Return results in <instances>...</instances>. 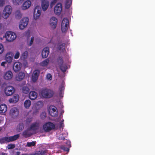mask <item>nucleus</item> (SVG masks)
Masks as SVG:
<instances>
[{"label": "nucleus", "mask_w": 155, "mask_h": 155, "mask_svg": "<svg viewBox=\"0 0 155 155\" xmlns=\"http://www.w3.org/2000/svg\"><path fill=\"white\" fill-rule=\"evenodd\" d=\"M65 44L64 43H62L60 45H59L58 48V49L61 51H63L65 48Z\"/></svg>", "instance_id": "e433bc0d"}, {"label": "nucleus", "mask_w": 155, "mask_h": 155, "mask_svg": "<svg viewBox=\"0 0 155 155\" xmlns=\"http://www.w3.org/2000/svg\"><path fill=\"white\" fill-rule=\"evenodd\" d=\"M72 4V0H66L65 2V7L66 8H69Z\"/></svg>", "instance_id": "7c9ffc66"}, {"label": "nucleus", "mask_w": 155, "mask_h": 155, "mask_svg": "<svg viewBox=\"0 0 155 155\" xmlns=\"http://www.w3.org/2000/svg\"><path fill=\"white\" fill-rule=\"evenodd\" d=\"M24 104L26 109H28L31 104V102L29 100H27L25 101Z\"/></svg>", "instance_id": "bb28decb"}, {"label": "nucleus", "mask_w": 155, "mask_h": 155, "mask_svg": "<svg viewBox=\"0 0 155 155\" xmlns=\"http://www.w3.org/2000/svg\"><path fill=\"white\" fill-rule=\"evenodd\" d=\"M50 62L49 58H47L44 60L39 64V65L42 67L47 66Z\"/></svg>", "instance_id": "a878e982"}, {"label": "nucleus", "mask_w": 155, "mask_h": 155, "mask_svg": "<svg viewBox=\"0 0 155 155\" xmlns=\"http://www.w3.org/2000/svg\"><path fill=\"white\" fill-rule=\"evenodd\" d=\"M32 121V118H28L26 120V122L27 123H29L31 122Z\"/></svg>", "instance_id": "09e8293b"}, {"label": "nucleus", "mask_w": 155, "mask_h": 155, "mask_svg": "<svg viewBox=\"0 0 155 155\" xmlns=\"http://www.w3.org/2000/svg\"><path fill=\"white\" fill-rule=\"evenodd\" d=\"M34 134V132L28 129L24 131L22 133V135L25 137L27 138L30 137Z\"/></svg>", "instance_id": "f3484780"}, {"label": "nucleus", "mask_w": 155, "mask_h": 155, "mask_svg": "<svg viewBox=\"0 0 155 155\" xmlns=\"http://www.w3.org/2000/svg\"><path fill=\"white\" fill-rule=\"evenodd\" d=\"M67 144L68 145V147H66L64 146H62L61 147V148L65 151L68 152L69 150V148L71 147V144L69 142H67Z\"/></svg>", "instance_id": "c756f323"}, {"label": "nucleus", "mask_w": 155, "mask_h": 155, "mask_svg": "<svg viewBox=\"0 0 155 155\" xmlns=\"http://www.w3.org/2000/svg\"><path fill=\"white\" fill-rule=\"evenodd\" d=\"M12 98L15 102L16 103L19 100V96L17 94H15L14 95Z\"/></svg>", "instance_id": "4c0bfd02"}, {"label": "nucleus", "mask_w": 155, "mask_h": 155, "mask_svg": "<svg viewBox=\"0 0 155 155\" xmlns=\"http://www.w3.org/2000/svg\"><path fill=\"white\" fill-rule=\"evenodd\" d=\"M25 76L24 73L21 72L18 73L16 76L15 78L16 80L21 81L23 80Z\"/></svg>", "instance_id": "b1692460"}, {"label": "nucleus", "mask_w": 155, "mask_h": 155, "mask_svg": "<svg viewBox=\"0 0 155 155\" xmlns=\"http://www.w3.org/2000/svg\"><path fill=\"white\" fill-rule=\"evenodd\" d=\"M41 9L40 6H37L35 8L33 17L35 20H37L39 18L41 14Z\"/></svg>", "instance_id": "423d86ee"}, {"label": "nucleus", "mask_w": 155, "mask_h": 155, "mask_svg": "<svg viewBox=\"0 0 155 155\" xmlns=\"http://www.w3.org/2000/svg\"><path fill=\"white\" fill-rule=\"evenodd\" d=\"M58 22L57 18L54 17H51L49 20V25L51 28L54 29L56 28Z\"/></svg>", "instance_id": "9b49d317"}, {"label": "nucleus", "mask_w": 155, "mask_h": 155, "mask_svg": "<svg viewBox=\"0 0 155 155\" xmlns=\"http://www.w3.org/2000/svg\"><path fill=\"white\" fill-rule=\"evenodd\" d=\"M69 26V21L66 18H64L61 24V29L62 32H65L68 30Z\"/></svg>", "instance_id": "39448f33"}, {"label": "nucleus", "mask_w": 155, "mask_h": 155, "mask_svg": "<svg viewBox=\"0 0 155 155\" xmlns=\"http://www.w3.org/2000/svg\"><path fill=\"white\" fill-rule=\"evenodd\" d=\"M64 89V87H61V88L60 89L61 91L62 90H63Z\"/></svg>", "instance_id": "6e6d98bb"}, {"label": "nucleus", "mask_w": 155, "mask_h": 155, "mask_svg": "<svg viewBox=\"0 0 155 155\" xmlns=\"http://www.w3.org/2000/svg\"><path fill=\"white\" fill-rule=\"evenodd\" d=\"M5 37L7 41L11 42L13 41L16 38L15 33L12 31L7 32L5 34Z\"/></svg>", "instance_id": "7ed1b4c3"}, {"label": "nucleus", "mask_w": 155, "mask_h": 155, "mask_svg": "<svg viewBox=\"0 0 155 155\" xmlns=\"http://www.w3.org/2000/svg\"><path fill=\"white\" fill-rule=\"evenodd\" d=\"M22 67V64L20 62H15L13 66V70L15 72H17L20 70Z\"/></svg>", "instance_id": "6ab92c4d"}, {"label": "nucleus", "mask_w": 155, "mask_h": 155, "mask_svg": "<svg viewBox=\"0 0 155 155\" xmlns=\"http://www.w3.org/2000/svg\"><path fill=\"white\" fill-rule=\"evenodd\" d=\"M24 0H13V2L16 5H18L21 4Z\"/></svg>", "instance_id": "58836bf2"}, {"label": "nucleus", "mask_w": 155, "mask_h": 155, "mask_svg": "<svg viewBox=\"0 0 155 155\" xmlns=\"http://www.w3.org/2000/svg\"><path fill=\"white\" fill-rule=\"evenodd\" d=\"M15 17L19 19L22 16V14L19 11H17L15 12Z\"/></svg>", "instance_id": "473e14b6"}, {"label": "nucleus", "mask_w": 155, "mask_h": 155, "mask_svg": "<svg viewBox=\"0 0 155 155\" xmlns=\"http://www.w3.org/2000/svg\"><path fill=\"white\" fill-rule=\"evenodd\" d=\"M8 101L10 103H15V102L14 101H13V99L12 97L9 99V100H8Z\"/></svg>", "instance_id": "8fccbe9b"}, {"label": "nucleus", "mask_w": 155, "mask_h": 155, "mask_svg": "<svg viewBox=\"0 0 155 155\" xmlns=\"http://www.w3.org/2000/svg\"><path fill=\"white\" fill-rule=\"evenodd\" d=\"M5 3V1L4 0H0V6H3Z\"/></svg>", "instance_id": "de8ad7c7"}, {"label": "nucleus", "mask_w": 155, "mask_h": 155, "mask_svg": "<svg viewBox=\"0 0 155 155\" xmlns=\"http://www.w3.org/2000/svg\"><path fill=\"white\" fill-rule=\"evenodd\" d=\"M20 137L19 134H17L12 136L4 137L5 141L9 142L15 141L18 139Z\"/></svg>", "instance_id": "f8f14e48"}, {"label": "nucleus", "mask_w": 155, "mask_h": 155, "mask_svg": "<svg viewBox=\"0 0 155 155\" xmlns=\"http://www.w3.org/2000/svg\"><path fill=\"white\" fill-rule=\"evenodd\" d=\"M6 64L5 62H2L1 64V65L2 66H5V65Z\"/></svg>", "instance_id": "864d4df0"}, {"label": "nucleus", "mask_w": 155, "mask_h": 155, "mask_svg": "<svg viewBox=\"0 0 155 155\" xmlns=\"http://www.w3.org/2000/svg\"><path fill=\"white\" fill-rule=\"evenodd\" d=\"M12 11V8L9 5H6L4 8L2 13L3 18L5 19H7L11 14Z\"/></svg>", "instance_id": "f257e3e1"}, {"label": "nucleus", "mask_w": 155, "mask_h": 155, "mask_svg": "<svg viewBox=\"0 0 155 155\" xmlns=\"http://www.w3.org/2000/svg\"><path fill=\"white\" fill-rule=\"evenodd\" d=\"M41 117L42 119H44L46 117V113L45 112L42 113L41 115Z\"/></svg>", "instance_id": "49530a36"}, {"label": "nucleus", "mask_w": 155, "mask_h": 155, "mask_svg": "<svg viewBox=\"0 0 155 155\" xmlns=\"http://www.w3.org/2000/svg\"><path fill=\"white\" fill-rule=\"evenodd\" d=\"M60 69L63 72H65L67 69L65 65H61L60 66Z\"/></svg>", "instance_id": "ea45409f"}, {"label": "nucleus", "mask_w": 155, "mask_h": 155, "mask_svg": "<svg viewBox=\"0 0 155 155\" xmlns=\"http://www.w3.org/2000/svg\"><path fill=\"white\" fill-rule=\"evenodd\" d=\"M58 62L60 64V65L61 64L63 63V61L62 58H59L58 60Z\"/></svg>", "instance_id": "603ef678"}, {"label": "nucleus", "mask_w": 155, "mask_h": 155, "mask_svg": "<svg viewBox=\"0 0 155 155\" xmlns=\"http://www.w3.org/2000/svg\"><path fill=\"white\" fill-rule=\"evenodd\" d=\"M46 78L47 80H51L52 79L51 75L50 74H48L46 76Z\"/></svg>", "instance_id": "37998d69"}, {"label": "nucleus", "mask_w": 155, "mask_h": 155, "mask_svg": "<svg viewBox=\"0 0 155 155\" xmlns=\"http://www.w3.org/2000/svg\"><path fill=\"white\" fill-rule=\"evenodd\" d=\"M49 53V48L47 47L44 48L42 50L41 53L42 58H46L48 56Z\"/></svg>", "instance_id": "a211bd4d"}, {"label": "nucleus", "mask_w": 155, "mask_h": 155, "mask_svg": "<svg viewBox=\"0 0 155 155\" xmlns=\"http://www.w3.org/2000/svg\"><path fill=\"white\" fill-rule=\"evenodd\" d=\"M5 59L8 63H11L12 60V55L9 53H7L6 55Z\"/></svg>", "instance_id": "cd10ccee"}, {"label": "nucleus", "mask_w": 155, "mask_h": 155, "mask_svg": "<svg viewBox=\"0 0 155 155\" xmlns=\"http://www.w3.org/2000/svg\"><path fill=\"white\" fill-rule=\"evenodd\" d=\"M24 128V124L23 123H20L17 126L16 130L18 132L21 131Z\"/></svg>", "instance_id": "c85d7f7f"}, {"label": "nucleus", "mask_w": 155, "mask_h": 155, "mask_svg": "<svg viewBox=\"0 0 155 155\" xmlns=\"http://www.w3.org/2000/svg\"><path fill=\"white\" fill-rule=\"evenodd\" d=\"M34 40V38L33 37H31L30 39L28 38V46H30L32 45L33 44Z\"/></svg>", "instance_id": "c9c22d12"}, {"label": "nucleus", "mask_w": 155, "mask_h": 155, "mask_svg": "<svg viewBox=\"0 0 155 155\" xmlns=\"http://www.w3.org/2000/svg\"><path fill=\"white\" fill-rule=\"evenodd\" d=\"M38 94L35 91H31L29 93V97L30 99L31 100L35 99L37 97Z\"/></svg>", "instance_id": "4be33fe9"}, {"label": "nucleus", "mask_w": 155, "mask_h": 155, "mask_svg": "<svg viewBox=\"0 0 155 155\" xmlns=\"http://www.w3.org/2000/svg\"><path fill=\"white\" fill-rule=\"evenodd\" d=\"M16 154L17 155H19L20 154V152H16Z\"/></svg>", "instance_id": "5fc2aeb1"}, {"label": "nucleus", "mask_w": 155, "mask_h": 155, "mask_svg": "<svg viewBox=\"0 0 155 155\" xmlns=\"http://www.w3.org/2000/svg\"><path fill=\"white\" fill-rule=\"evenodd\" d=\"M4 51V48L3 45L0 44V54H2Z\"/></svg>", "instance_id": "a19ab883"}, {"label": "nucleus", "mask_w": 155, "mask_h": 155, "mask_svg": "<svg viewBox=\"0 0 155 155\" xmlns=\"http://www.w3.org/2000/svg\"><path fill=\"white\" fill-rule=\"evenodd\" d=\"M54 125L53 123L49 122L43 125V129L45 131H48L54 129Z\"/></svg>", "instance_id": "9d476101"}, {"label": "nucleus", "mask_w": 155, "mask_h": 155, "mask_svg": "<svg viewBox=\"0 0 155 155\" xmlns=\"http://www.w3.org/2000/svg\"><path fill=\"white\" fill-rule=\"evenodd\" d=\"M62 8V5L61 3L58 4L54 7V11L57 15H59L61 12Z\"/></svg>", "instance_id": "4468645a"}, {"label": "nucleus", "mask_w": 155, "mask_h": 155, "mask_svg": "<svg viewBox=\"0 0 155 155\" xmlns=\"http://www.w3.org/2000/svg\"><path fill=\"white\" fill-rule=\"evenodd\" d=\"M15 147V145L14 144H9L8 146V149H12L14 148Z\"/></svg>", "instance_id": "79ce46f5"}, {"label": "nucleus", "mask_w": 155, "mask_h": 155, "mask_svg": "<svg viewBox=\"0 0 155 155\" xmlns=\"http://www.w3.org/2000/svg\"><path fill=\"white\" fill-rule=\"evenodd\" d=\"M49 5V2L47 0H42L41 6L43 11H46L48 8Z\"/></svg>", "instance_id": "2eb2a0df"}, {"label": "nucleus", "mask_w": 155, "mask_h": 155, "mask_svg": "<svg viewBox=\"0 0 155 155\" xmlns=\"http://www.w3.org/2000/svg\"><path fill=\"white\" fill-rule=\"evenodd\" d=\"M20 56V53L19 52L17 51L16 52L15 54V55L14 58L15 59H17Z\"/></svg>", "instance_id": "c03bdc74"}, {"label": "nucleus", "mask_w": 155, "mask_h": 155, "mask_svg": "<svg viewBox=\"0 0 155 155\" xmlns=\"http://www.w3.org/2000/svg\"><path fill=\"white\" fill-rule=\"evenodd\" d=\"M1 12H0V19H1Z\"/></svg>", "instance_id": "4d7b16f0"}, {"label": "nucleus", "mask_w": 155, "mask_h": 155, "mask_svg": "<svg viewBox=\"0 0 155 155\" xmlns=\"http://www.w3.org/2000/svg\"><path fill=\"white\" fill-rule=\"evenodd\" d=\"M49 112L51 116L54 117H57L58 113L57 108L55 106H53L49 107Z\"/></svg>", "instance_id": "6e6552de"}, {"label": "nucleus", "mask_w": 155, "mask_h": 155, "mask_svg": "<svg viewBox=\"0 0 155 155\" xmlns=\"http://www.w3.org/2000/svg\"><path fill=\"white\" fill-rule=\"evenodd\" d=\"M19 111L18 109L15 107L12 108L10 111L9 115L13 118H16L19 115Z\"/></svg>", "instance_id": "1a4fd4ad"}, {"label": "nucleus", "mask_w": 155, "mask_h": 155, "mask_svg": "<svg viewBox=\"0 0 155 155\" xmlns=\"http://www.w3.org/2000/svg\"><path fill=\"white\" fill-rule=\"evenodd\" d=\"M54 92L51 90L45 88L42 90L41 91L42 96L45 98H50L53 96Z\"/></svg>", "instance_id": "f03ea898"}, {"label": "nucleus", "mask_w": 155, "mask_h": 155, "mask_svg": "<svg viewBox=\"0 0 155 155\" xmlns=\"http://www.w3.org/2000/svg\"><path fill=\"white\" fill-rule=\"evenodd\" d=\"M5 140H4V137L0 139V143H5Z\"/></svg>", "instance_id": "3c124183"}, {"label": "nucleus", "mask_w": 155, "mask_h": 155, "mask_svg": "<svg viewBox=\"0 0 155 155\" xmlns=\"http://www.w3.org/2000/svg\"><path fill=\"white\" fill-rule=\"evenodd\" d=\"M36 142L35 141H32L31 142H28L27 143L26 146L28 147H31L35 146L36 144Z\"/></svg>", "instance_id": "2f4dec72"}, {"label": "nucleus", "mask_w": 155, "mask_h": 155, "mask_svg": "<svg viewBox=\"0 0 155 155\" xmlns=\"http://www.w3.org/2000/svg\"><path fill=\"white\" fill-rule=\"evenodd\" d=\"M22 91L23 93L27 94L29 92V89L28 87H24L22 88Z\"/></svg>", "instance_id": "72a5a7b5"}, {"label": "nucleus", "mask_w": 155, "mask_h": 155, "mask_svg": "<svg viewBox=\"0 0 155 155\" xmlns=\"http://www.w3.org/2000/svg\"><path fill=\"white\" fill-rule=\"evenodd\" d=\"M40 126V124L38 122H35L31 124L29 128L34 133V131L38 130Z\"/></svg>", "instance_id": "ddd939ff"}, {"label": "nucleus", "mask_w": 155, "mask_h": 155, "mask_svg": "<svg viewBox=\"0 0 155 155\" xmlns=\"http://www.w3.org/2000/svg\"><path fill=\"white\" fill-rule=\"evenodd\" d=\"M39 73V71L38 70H35L34 71L32 77V80L33 82H35L37 81Z\"/></svg>", "instance_id": "dca6fc26"}, {"label": "nucleus", "mask_w": 155, "mask_h": 155, "mask_svg": "<svg viewBox=\"0 0 155 155\" xmlns=\"http://www.w3.org/2000/svg\"><path fill=\"white\" fill-rule=\"evenodd\" d=\"M7 107L5 104H2L0 105V113H5L7 110Z\"/></svg>", "instance_id": "393cba45"}, {"label": "nucleus", "mask_w": 155, "mask_h": 155, "mask_svg": "<svg viewBox=\"0 0 155 155\" xmlns=\"http://www.w3.org/2000/svg\"><path fill=\"white\" fill-rule=\"evenodd\" d=\"M31 4V2L30 1H27L23 4L22 8L23 10H26L29 8Z\"/></svg>", "instance_id": "5701e85b"}, {"label": "nucleus", "mask_w": 155, "mask_h": 155, "mask_svg": "<svg viewBox=\"0 0 155 155\" xmlns=\"http://www.w3.org/2000/svg\"><path fill=\"white\" fill-rule=\"evenodd\" d=\"M57 1V0H52L51 1V4L50 5L51 8H52L53 6L54 5V4L56 3Z\"/></svg>", "instance_id": "a18cd8bd"}, {"label": "nucleus", "mask_w": 155, "mask_h": 155, "mask_svg": "<svg viewBox=\"0 0 155 155\" xmlns=\"http://www.w3.org/2000/svg\"><path fill=\"white\" fill-rule=\"evenodd\" d=\"M4 91L5 94L8 96L12 95L15 92V90L13 87L11 86H8L5 87Z\"/></svg>", "instance_id": "0eeeda50"}, {"label": "nucleus", "mask_w": 155, "mask_h": 155, "mask_svg": "<svg viewBox=\"0 0 155 155\" xmlns=\"http://www.w3.org/2000/svg\"><path fill=\"white\" fill-rule=\"evenodd\" d=\"M28 52L27 51L24 52L21 56V58L23 60H25L28 57Z\"/></svg>", "instance_id": "f704fd0d"}, {"label": "nucleus", "mask_w": 155, "mask_h": 155, "mask_svg": "<svg viewBox=\"0 0 155 155\" xmlns=\"http://www.w3.org/2000/svg\"><path fill=\"white\" fill-rule=\"evenodd\" d=\"M13 74L10 71H8L5 73L4 76V78L6 80H10L12 77Z\"/></svg>", "instance_id": "412c9836"}, {"label": "nucleus", "mask_w": 155, "mask_h": 155, "mask_svg": "<svg viewBox=\"0 0 155 155\" xmlns=\"http://www.w3.org/2000/svg\"><path fill=\"white\" fill-rule=\"evenodd\" d=\"M29 22L28 18L24 17L20 21L19 25V28L21 30H23L27 26Z\"/></svg>", "instance_id": "20e7f679"}, {"label": "nucleus", "mask_w": 155, "mask_h": 155, "mask_svg": "<svg viewBox=\"0 0 155 155\" xmlns=\"http://www.w3.org/2000/svg\"><path fill=\"white\" fill-rule=\"evenodd\" d=\"M1 27H2V25H1V24L0 23V29H1Z\"/></svg>", "instance_id": "13d9d810"}, {"label": "nucleus", "mask_w": 155, "mask_h": 155, "mask_svg": "<svg viewBox=\"0 0 155 155\" xmlns=\"http://www.w3.org/2000/svg\"><path fill=\"white\" fill-rule=\"evenodd\" d=\"M39 108L38 105L36 104L34 105L32 107L31 111H32L33 115H37L39 112Z\"/></svg>", "instance_id": "aec40b11"}]
</instances>
